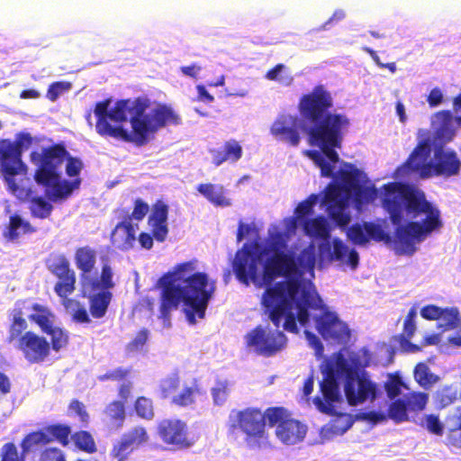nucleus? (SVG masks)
I'll use <instances>...</instances> for the list:
<instances>
[{"label":"nucleus","instance_id":"20e7f679","mask_svg":"<svg viewBox=\"0 0 461 461\" xmlns=\"http://www.w3.org/2000/svg\"><path fill=\"white\" fill-rule=\"evenodd\" d=\"M237 279L243 285H269L280 276H291L298 273L296 257L288 249L287 235L284 231L270 232L259 255L245 244L239 249L232 261Z\"/></svg>","mask_w":461,"mask_h":461},{"label":"nucleus","instance_id":"5701e85b","mask_svg":"<svg viewBox=\"0 0 461 461\" xmlns=\"http://www.w3.org/2000/svg\"><path fill=\"white\" fill-rule=\"evenodd\" d=\"M319 258L320 261L346 263L351 269H356L359 263L357 251L356 249L348 250V246L339 238L333 239L332 246L329 242L320 244Z\"/></svg>","mask_w":461,"mask_h":461},{"label":"nucleus","instance_id":"8fccbe9b","mask_svg":"<svg viewBox=\"0 0 461 461\" xmlns=\"http://www.w3.org/2000/svg\"><path fill=\"white\" fill-rule=\"evenodd\" d=\"M134 450L126 440L121 437L113 445L110 456L116 461H125Z\"/></svg>","mask_w":461,"mask_h":461},{"label":"nucleus","instance_id":"a19ab883","mask_svg":"<svg viewBox=\"0 0 461 461\" xmlns=\"http://www.w3.org/2000/svg\"><path fill=\"white\" fill-rule=\"evenodd\" d=\"M408 407L404 399H395L393 401L387 410L388 417L396 423L408 420Z\"/></svg>","mask_w":461,"mask_h":461},{"label":"nucleus","instance_id":"2eb2a0df","mask_svg":"<svg viewBox=\"0 0 461 461\" xmlns=\"http://www.w3.org/2000/svg\"><path fill=\"white\" fill-rule=\"evenodd\" d=\"M178 374H171L159 383V393L162 399H169L170 403L178 408H188L195 405L197 398L203 394L197 380L191 384H184L181 388Z\"/></svg>","mask_w":461,"mask_h":461},{"label":"nucleus","instance_id":"69168bd1","mask_svg":"<svg viewBox=\"0 0 461 461\" xmlns=\"http://www.w3.org/2000/svg\"><path fill=\"white\" fill-rule=\"evenodd\" d=\"M426 428L430 433L441 436L444 432V428L438 416L429 414L425 418Z\"/></svg>","mask_w":461,"mask_h":461},{"label":"nucleus","instance_id":"052dcab7","mask_svg":"<svg viewBox=\"0 0 461 461\" xmlns=\"http://www.w3.org/2000/svg\"><path fill=\"white\" fill-rule=\"evenodd\" d=\"M131 374V368L117 367L114 370H109L104 375L98 376L100 382L104 381H122Z\"/></svg>","mask_w":461,"mask_h":461},{"label":"nucleus","instance_id":"5fc2aeb1","mask_svg":"<svg viewBox=\"0 0 461 461\" xmlns=\"http://www.w3.org/2000/svg\"><path fill=\"white\" fill-rule=\"evenodd\" d=\"M33 143V138L28 132H19L16 134L14 140H11V145L14 149L20 153L23 158V153L25 149H28Z\"/></svg>","mask_w":461,"mask_h":461},{"label":"nucleus","instance_id":"49530a36","mask_svg":"<svg viewBox=\"0 0 461 461\" xmlns=\"http://www.w3.org/2000/svg\"><path fill=\"white\" fill-rule=\"evenodd\" d=\"M29 452H19L18 447L14 442L4 444L0 449V461H25V455Z\"/></svg>","mask_w":461,"mask_h":461},{"label":"nucleus","instance_id":"7c9ffc66","mask_svg":"<svg viewBox=\"0 0 461 461\" xmlns=\"http://www.w3.org/2000/svg\"><path fill=\"white\" fill-rule=\"evenodd\" d=\"M416 309L414 307L411 308L404 319L402 332L394 337L402 348L407 352H418L420 350V347L410 342V339L413 336L416 330Z\"/></svg>","mask_w":461,"mask_h":461},{"label":"nucleus","instance_id":"2f4dec72","mask_svg":"<svg viewBox=\"0 0 461 461\" xmlns=\"http://www.w3.org/2000/svg\"><path fill=\"white\" fill-rule=\"evenodd\" d=\"M36 231V229L30 221L23 220L19 214H13L9 218L3 235L7 240H16L21 235L31 234Z\"/></svg>","mask_w":461,"mask_h":461},{"label":"nucleus","instance_id":"c85d7f7f","mask_svg":"<svg viewBox=\"0 0 461 461\" xmlns=\"http://www.w3.org/2000/svg\"><path fill=\"white\" fill-rule=\"evenodd\" d=\"M212 156V162L219 167L225 162L235 163L240 160L243 149L240 142L234 139L224 141L220 147L209 149Z\"/></svg>","mask_w":461,"mask_h":461},{"label":"nucleus","instance_id":"c756f323","mask_svg":"<svg viewBox=\"0 0 461 461\" xmlns=\"http://www.w3.org/2000/svg\"><path fill=\"white\" fill-rule=\"evenodd\" d=\"M136 240L135 229L130 221H122L116 224L111 233V243L122 251H128Z\"/></svg>","mask_w":461,"mask_h":461},{"label":"nucleus","instance_id":"c03bdc74","mask_svg":"<svg viewBox=\"0 0 461 461\" xmlns=\"http://www.w3.org/2000/svg\"><path fill=\"white\" fill-rule=\"evenodd\" d=\"M442 312L443 314L438 319L440 321L438 328H441L444 331L455 329L460 321L458 310L456 308H445L442 309Z\"/></svg>","mask_w":461,"mask_h":461},{"label":"nucleus","instance_id":"f704fd0d","mask_svg":"<svg viewBox=\"0 0 461 461\" xmlns=\"http://www.w3.org/2000/svg\"><path fill=\"white\" fill-rule=\"evenodd\" d=\"M303 229L309 236L324 240L330 238V227L324 217L319 216L305 221Z\"/></svg>","mask_w":461,"mask_h":461},{"label":"nucleus","instance_id":"bf43d9fd","mask_svg":"<svg viewBox=\"0 0 461 461\" xmlns=\"http://www.w3.org/2000/svg\"><path fill=\"white\" fill-rule=\"evenodd\" d=\"M366 229L368 240L371 239L375 241H388L390 240V236L384 232L379 224L366 222Z\"/></svg>","mask_w":461,"mask_h":461},{"label":"nucleus","instance_id":"603ef678","mask_svg":"<svg viewBox=\"0 0 461 461\" xmlns=\"http://www.w3.org/2000/svg\"><path fill=\"white\" fill-rule=\"evenodd\" d=\"M319 200L318 194H312L305 200L301 202L295 208V214L297 218H304L313 212V207Z\"/></svg>","mask_w":461,"mask_h":461},{"label":"nucleus","instance_id":"864d4df0","mask_svg":"<svg viewBox=\"0 0 461 461\" xmlns=\"http://www.w3.org/2000/svg\"><path fill=\"white\" fill-rule=\"evenodd\" d=\"M38 461H67V457L59 447H48L40 452Z\"/></svg>","mask_w":461,"mask_h":461},{"label":"nucleus","instance_id":"6e6d98bb","mask_svg":"<svg viewBox=\"0 0 461 461\" xmlns=\"http://www.w3.org/2000/svg\"><path fill=\"white\" fill-rule=\"evenodd\" d=\"M133 205L131 214L127 216L124 221H142L149 211V204L140 198L134 200Z\"/></svg>","mask_w":461,"mask_h":461},{"label":"nucleus","instance_id":"6e6552de","mask_svg":"<svg viewBox=\"0 0 461 461\" xmlns=\"http://www.w3.org/2000/svg\"><path fill=\"white\" fill-rule=\"evenodd\" d=\"M111 99L97 102L95 105V131L102 137H110L124 142L135 143L134 119L140 120L149 105L148 99L118 100L112 109Z\"/></svg>","mask_w":461,"mask_h":461},{"label":"nucleus","instance_id":"f3484780","mask_svg":"<svg viewBox=\"0 0 461 461\" xmlns=\"http://www.w3.org/2000/svg\"><path fill=\"white\" fill-rule=\"evenodd\" d=\"M245 345L258 355L267 357L275 356L287 344V338L283 331L267 330L258 325L244 336Z\"/></svg>","mask_w":461,"mask_h":461},{"label":"nucleus","instance_id":"09e8293b","mask_svg":"<svg viewBox=\"0 0 461 461\" xmlns=\"http://www.w3.org/2000/svg\"><path fill=\"white\" fill-rule=\"evenodd\" d=\"M348 238L356 245H366L368 242L366 222L355 223L347 230Z\"/></svg>","mask_w":461,"mask_h":461},{"label":"nucleus","instance_id":"a878e982","mask_svg":"<svg viewBox=\"0 0 461 461\" xmlns=\"http://www.w3.org/2000/svg\"><path fill=\"white\" fill-rule=\"evenodd\" d=\"M454 117L449 110H441L435 113L431 119V127L433 129L434 139L440 145H444L453 140L456 136V128L454 127Z\"/></svg>","mask_w":461,"mask_h":461},{"label":"nucleus","instance_id":"de8ad7c7","mask_svg":"<svg viewBox=\"0 0 461 461\" xmlns=\"http://www.w3.org/2000/svg\"><path fill=\"white\" fill-rule=\"evenodd\" d=\"M409 411L418 412L425 409L429 396L425 393H411L404 396Z\"/></svg>","mask_w":461,"mask_h":461},{"label":"nucleus","instance_id":"a211bd4d","mask_svg":"<svg viewBox=\"0 0 461 461\" xmlns=\"http://www.w3.org/2000/svg\"><path fill=\"white\" fill-rule=\"evenodd\" d=\"M27 172V166L23 161L18 151L14 149L10 139L0 140V173L7 185V189L14 195H19V192L23 191L16 183L14 177L18 175H23Z\"/></svg>","mask_w":461,"mask_h":461},{"label":"nucleus","instance_id":"4be33fe9","mask_svg":"<svg viewBox=\"0 0 461 461\" xmlns=\"http://www.w3.org/2000/svg\"><path fill=\"white\" fill-rule=\"evenodd\" d=\"M158 434L166 445L185 449L193 445L186 422L179 419H165L158 425Z\"/></svg>","mask_w":461,"mask_h":461},{"label":"nucleus","instance_id":"7ed1b4c3","mask_svg":"<svg viewBox=\"0 0 461 461\" xmlns=\"http://www.w3.org/2000/svg\"><path fill=\"white\" fill-rule=\"evenodd\" d=\"M195 261L176 265L172 271L158 280L161 287L160 317L167 320L172 310L184 303L186 320L196 323V318L203 319L210 300L216 290V282L204 272L195 271Z\"/></svg>","mask_w":461,"mask_h":461},{"label":"nucleus","instance_id":"e2e57ef3","mask_svg":"<svg viewBox=\"0 0 461 461\" xmlns=\"http://www.w3.org/2000/svg\"><path fill=\"white\" fill-rule=\"evenodd\" d=\"M355 194L358 199H363L366 202H374L378 197V190L374 185L369 186H362L359 185V187L355 191Z\"/></svg>","mask_w":461,"mask_h":461},{"label":"nucleus","instance_id":"9b49d317","mask_svg":"<svg viewBox=\"0 0 461 461\" xmlns=\"http://www.w3.org/2000/svg\"><path fill=\"white\" fill-rule=\"evenodd\" d=\"M267 410L249 407L236 411L234 428L244 434V442L249 449H260L269 446V433L266 429Z\"/></svg>","mask_w":461,"mask_h":461},{"label":"nucleus","instance_id":"72a5a7b5","mask_svg":"<svg viewBox=\"0 0 461 461\" xmlns=\"http://www.w3.org/2000/svg\"><path fill=\"white\" fill-rule=\"evenodd\" d=\"M70 439L75 447L86 454H95L97 451V446L93 435L87 430H77L71 432Z\"/></svg>","mask_w":461,"mask_h":461},{"label":"nucleus","instance_id":"cd10ccee","mask_svg":"<svg viewBox=\"0 0 461 461\" xmlns=\"http://www.w3.org/2000/svg\"><path fill=\"white\" fill-rule=\"evenodd\" d=\"M314 403L323 413L332 415L331 420L328 423L327 431L333 435H342L349 429L353 424L351 416L348 413H335L332 406L326 405L320 397L314 399Z\"/></svg>","mask_w":461,"mask_h":461},{"label":"nucleus","instance_id":"423d86ee","mask_svg":"<svg viewBox=\"0 0 461 461\" xmlns=\"http://www.w3.org/2000/svg\"><path fill=\"white\" fill-rule=\"evenodd\" d=\"M30 158L35 166L33 179L45 189L48 200H66L79 188L81 179L78 176L83 164L77 158L70 156L62 143L32 151Z\"/></svg>","mask_w":461,"mask_h":461},{"label":"nucleus","instance_id":"680f3d73","mask_svg":"<svg viewBox=\"0 0 461 461\" xmlns=\"http://www.w3.org/2000/svg\"><path fill=\"white\" fill-rule=\"evenodd\" d=\"M68 410L74 411L83 425H87L90 420L85 404L77 399H73L68 405Z\"/></svg>","mask_w":461,"mask_h":461},{"label":"nucleus","instance_id":"3c124183","mask_svg":"<svg viewBox=\"0 0 461 461\" xmlns=\"http://www.w3.org/2000/svg\"><path fill=\"white\" fill-rule=\"evenodd\" d=\"M404 385L402 378L397 374H391L384 384V389L387 396L393 400L402 393V387Z\"/></svg>","mask_w":461,"mask_h":461},{"label":"nucleus","instance_id":"473e14b6","mask_svg":"<svg viewBox=\"0 0 461 461\" xmlns=\"http://www.w3.org/2000/svg\"><path fill=\"white\" fill-rule=\"evenodd\" d=\"M196 190L215 206L228 207L231 204L230 200L225 195L224 187L221 185L200 184Z\"/></svg>","mask_w":461,"mask_h":461},{"label":"nucleus","instance_id":"4468645a","mask_svg":"<svg viewBox=\"0 0 461 461\" xmlns=\"http://www.w3.org/2000/svg\"><path fill=\"white\" fill-rule=\"evenodd\" d=\"M47 269L58 278L54 285V292L62 299V303L68 308V303L71 299L68 296L76 290V273L70 267V262L66 255L62 253L51 252L45 259Z\"/></svg>","mask_w":461,"mask_h":461},{"label":"nucleus","instance_id":"6ab92c4d","mask_svg":"<svg viewBox=\"0 0 461 461\" xmlns=\"http://www.w3.org/2000/svg\"><path fill=\"white\" fill-rule=\"evenodd\" d=\"M71 427L65 423H51L43 428L28 433L21 442L23 452H30L31 449L39 445L46 446L57 442L62 447H68L70 442Z\"/></svg>","mask_w":461,"mask_h":461},{"label":"nucleus","instance_id":"aec40b11","mask_svg":"<svg viewBox=\"0 0 461 461\" xmlns=\"http://www.w3.org/2000/svg\"><path fill=\"white\" fill-rule=\"evenodd\" d=\"M31 309L34 312L31 313L28 319L36 323L42 332L50 337V349L59 352L61 348L67 347L69 341L68 332L59 327L53 326V314L50 309L38 303H32Z\"/></svg>","mask_w":461,"mask_h":461},{"label":"nucleus","instance_id":"13d9d810","mask_svg":"<svg viewBox=\"0 0 461 461\" xmlns=\"http://www.w3.org/2000/svg\"><path fill=\"white\" fill-rule=\"evenodd\" d=\"M229 386L227 382H218L216 386L212 389V396L214 404L222 405L228 398Z\"/></svg>","mask_w":461,"mask_h":461},{"label":"nucleus","instance_id":"79ce46f5","mask_svg":"<svg viewBox=\"0 0 461 461\" xmlns=\"http://www.w3.org/2000/svg\"><path fill=\"white\" fill-rule=\"evenodd\" d=\"M297 267L304 271H312L316 263V254L313 244L304 248L296 258Z\"/></svg>","mask_w":461,"mask_h":461},{"label":"nucleus","instance_id":"393cba45","mask_svg":"<svg viewBox=\"0 0 461 461\" xmlns=\"http://www.w3.org/2000/svg\"><path fill=\"white\" fill-rule=\"evenodd\" d=\"M270 132L277 140L288 142L292 146L300 143L299 119L295 115L282 114L272 123Z\"/></svg>","mask_w":461,"mask_h":461},{"label":"nucleus","instance_id":"774afa93","mask_svg":"<svg viewBox=\"0 0 461 461\" xmlns=\"http://www.w3.org/2000/svg\"><path fill=\"white\" fill-rule=\"evenodd\" d=\"M71 301V303H75L78 306L77 309L72 314V320L77 323H89L91 321V319L86 309L84 306L80 305L79 302L74 300ZM68 304H70V303H68Z\"/></svg>","mask_w":461,"mask_h":461},{"label":"nucleus","instance_id":"39448f33","mask_svg":"<svg viewBox=\"0 0 461 461\" xmlns=\"http://www.w3.org/2000/svg\"><path fill=\"white\" fill-rule=\"evenodd\" d=\"M333 98L324 86L318 85L301 96L298 110L301 116L312 126L308 134L312 144L319 146L332 164L339 162L336 148H340L343 131L349 126L348 118L342 113H332Z\"/></svg>","mask_w":461,"mask_h":461},{"label":"nucleus","instance_id":"ea45409f","mask_svg":"<svg viewBox=\"0 0 461 461\" xmlns=\"http://www.w3.org/2000/svg\"><path fill=\"white\" fill-rule=\"evenodd\" d=\"M136 415L145 420H151L155 417L153 401L146 396H138L133 403Z\"/></svg>","mask_w":461,"mask_h":461},{"label":"nucleus","instance_id":"1a4fd4ad","mask_svg":"<svg viewBox=\"0 0 461 461\" xmlns=\"http://www.w3.org/2000/svg\"><path fill=\"white\" fill-rule=\"evenodd\" d=\"M30 299L18 300L9 312L8 336L6 341L14 344L29 364L44 362L50 354L47 339L34 331L28 330L25 313L31 309Z\"/></svg>","mask_w":461,"mask_h":461},{"label":"nucleus","instance_id":"0eeeda50","mask_svg":"<svg viewBox=\"0 0 461 461\" xmlns=\"http://www.w3.org/2000/svg\"><path fill=\"white\" fill-rule=\"evenodd\" d=\"M74 260L79 270L82 296L88 300L89 312L93 318L101 319L106 315L113 300V270L109 263H104L99 276H93L97 251L88 245L76 249Z\"/></svg>","mask_w":461,"mask_h":461},{"label":"nucleus","instance_id":"9d476101","mask_svg":"<svg viewBox=\"0 0 461 461\" xmlns=\"http://www.w3.org/2000/svg\"><path fill=\"white\" fill-rule=\"evenodd\" d=\"M360 171L340 170L339 176L342 185L330 183L325 188L323 203L330 220L339 228L346 229L351 217L346 209L348 205V193L354 192L359 187Z\"/></svg>","mask_w":461,"mask_h":461},{"label":"nucleus","instance_id":"4c0bfd02","mask_svg":"<svg viewBox=\"0 0 461 461\" xmlns=\"http://www.w3.org/2000/svg\"><path fill=\"white\" fill-rule=\"evenodd\" d=\"M104 414L117 428L122 427L126 417L124 403L118 400L112 401L106 405Z\"/></svg>","mask_w":461,"mask_h":461},{"label":"nucleus","instance_id":"0e129e2a","mask_svg":"<svg viewBox=\"0 0 461 461\" xmlns=\"http://www.w3.org/2000/svg\"><path fill=\"white\" fill-rule=\"evenodd\" d=\"M149 338V331L147 329L140 330L135 336V338L129 342L127 345V350L134 352L140 350L147 343Z\"/></svg>","mask_w":461,"mask_h":461},{"label":"nucleus","instance_id":"b1692460","mask_svg":"<svg viewBox=\"0 0 461 461\" xmlns=\"http://www.w3.org/2000/svg\"><path fill=\"white\" fill-rule=\"evenodd\" d=\"M461 160L455 150H446L442 145L434 150V161H432V176L445 177L454 176L459 174Z\"/></svg>","mask_w":461,"mask_h":461},{"label":"nucleus","instance_id":"ddd939ff","mask_svg":"<svg viewBox=\"0 0 461 461\" xmlns=\"http://www.w3.org/2000/svg\"><path fill=\"white\" fill-rule=\"evenodd\" d=\"M267 424L276 426V435L285 445H295L303 440L307 428L299 420L291 418L285 407L267 408Z\"/></svg>","mask_w":461,"mask_h":461},{"label":"nucleus","instance_id":"e433bc0d","mask_svg":"<svg viewBox=\"0 0 461 461\" xmlns=\"http://www.w3.org/2000/svg\"><path fill=\"white\" fill-rule=\"evenodd\" d=\"M122 437L131 446L133 450L138 449L140 446L146 444L149 439L147 429L143 426H135L123 433Z\"/></svg>","mask_w":461,"mask_h":461},{"label":"nucleus","instance_id":"a18cd8bd","mask_svg":"<svg viewBox=\"0 0 461 461\" xmlns=\"http://www.w3.org/2000/svg\"><path fill=\"white\" fill-rule=\"evenodd\" d=\"M320 386L323 398L328 403L327 405L331 406L333 402L339 401L340 393L338 381H321Z\"/></svg>","mask_w":461,"mask_h":461},{"label":"nucleus","instance_id":"c9c22d12","mask_svg":"<svg viewBox=\"0 0 461 461\" xmlns=\"http://www.w3.org/2000/svg\"><path fill=\"white\" fill-rule=\"evenodd\" d=\"M28 202L29 210L33 218L47 219L53 211V205L43 196H32Z\"/></svg>","mask_w":461,"mask_h":461},{"label":"nucleus","instance_id":"f03ea898","mask_svg":"<svg viewBox=\"0 0 461 461\" xmlns=\"http://www.w3.org/2000/svg\"><path fill=\"white\" fill-rule=\"evenodd\" d=\"M380 200L392 223L397 226L394 242L402 254L412 255L416 242L443 226L439 209L427 200L422 190L407 183L393 181L383 185Z\"/></svg>","mask_w":461,"mask_h":461},{"label":"nucleus","instance_id":"338daca9","mask_svg":"<svg viewBox=\"0 0 461 461\" xmlns=\"http://www.w3.org/2000/svg\"><path fill=\"white\" fill-rule=\"evenodd\" d=\"M442 314V308L434 304L425 305L420 310V315L425 320L437 321Z\"/></svg>","mask_w":461,"mask_h":461},{"label":"nucleus","instance_id":"4d7b16f0","mask_svg":"<svg viewBox=\"0 0 461 461\" xmlns=\"http://www.w3.org/2000/svg\"><path fill=\"white\" fill-rule=\"evenodd\" d=\"M71 84L68 82L57 81L50 84L47 90V98L55 102L64 92L69 90Z\"/></svg>","mask_w":461,"mask_h":461},{"label":"nucleus","instance_id":"f8f14e48","mask_svg":"<svg viewBox=\"0 0 461 461\" xmlns=\"http://www.w3.org/2000/svg\"><path fill=\"white\" fill-rule=\"evenodd\" d=\"M180 122L179 115L171 107L166 104L157 106L152 110L150 115L143 114L140 120L134 119L136 145H146L149 141V134H154L167 124L177 125Z\"/></svg>","mask_w":461,"mask_h":461},{"label":"nucleus","instance_id":"dca6fc26","mask_svg":"<svg viewBox=\"0 0 461 461\" xmlns=\"http://www.w3.org/2000/svg\"><path fill=\"white\" fill-rule=\"evenodd\" d=\"M344 391L349 405L356 406L377 397L378 388L367 373L353 367L345 370Z\"/></svg>","mask_w":461,"mask_h":461},{"label":"nucleus","instance_id":"bb28decb","mask_svg":"<svg viewBox=\"0 0 461 461\" xmlns=\"http://www.w3.org/2000/svg\"><path fill=\"white\" fill-rule=\"evenodd\" d=\"M169 207L161 200H157L152 205L148 223L151 228L152 235L158 242L166 240L168 234L167 215Z\"/></svg>","mask_w":461,"mask_h":461},{"label":"nucleus","instance_id":"58836bf2","mask_svg":"<svg viewBox=\"0 0 461 461\" xmlns=\"http://www.w3.org/2000/svg\"><path fill=\"white\" fill-rule=\"evenodd\" d=\"M413 375L415 381L424 388L431 386L438 380V377L430 371L429 366L423 362L415 366Z\"/></svg>","mask_w":461,"mask_h":461},{"label":"nucleus","instance_id":"f257e3e1","mask_svg":"<svg viewBox=\"0 0 461 461\" xmlns=\"http://www.w3.org/2000/svg\"><path fill=\"white\" fill-rule=\"evenodd\" d=\"M301 288V282L295 278L278 281L268 286L263 293L261 304L268 312V318L276 328L282 326L285 330L297 334V321L303 327L310 323V311L322 309L314 318L315 328L323 339L342 341L349 338L348 325L341 321L337 313L321 305V297L303 289L301 297L295 300Z\"/></svg>","mask_w":461,"mask_h":461},{"label":"nucleus","instance_id":"37998d69","mask_svg":"<svg viewBox=\"0 0 461 461\" xmlns=\"http://www.w3.org/2000/svg\"><path fill=\"white\" fill-rule=\"evenodd\" d=\"M457 400V390L452 385L444 386L435 393V402L439 408H446Z\"/></svg>","mask_w":461,"mask_h":461},{"label":"nucleus","instance_id":"412c9836","mask_svg":"<svg viewBox=\"0 0 461 461\" xmlns=\"http://www.w3.org/2000/svg\"><path fill=\"white\" fill-rule=\"evenodd\" d=\"M430 151L428 140L420 141L408 158L395 169L394 177L403 179L413 173H419L422 178L432 176V161H428Z\"/></svg>","mask_w":461,"mask_h":461}]
</instances>
